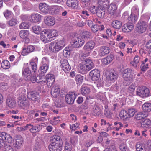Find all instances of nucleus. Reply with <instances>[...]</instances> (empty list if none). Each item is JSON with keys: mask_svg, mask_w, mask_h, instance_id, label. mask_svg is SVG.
I'll list each match as a JSON object with an SVG mask.
<instances>
[{"mask_svg": "<svg viewBox=\"0 0 151 151\" xmlns=\"http://www.w3.org/2000/svg\"><path fill=\"white\" fill-rule=\"evenodd\" d=\"M29 24L27 22H23L19 26L20 29H27L29 28Z\"/></svg>", "mask_w": 151, "mask_h": 151, "instance_id": "obj_56", "label": "nucleus"}, {"mask_svg": "<svg viewBox=\"0 0 151 151\" xmlns=\"http://www.w3.org/2000/svg\"><path fill=\"white\" fill-rule=\"evenodd\" d=\"M49 59L47 58L44 57L42 58V65L49 66Z\"/></svg>", "mask_w": 151, "mask_h": 151, "instance_id": "obj_60", "label": "nucleus"}, {"mask_svg": "<svg viewBox=\"0 0 151 151\" xmlns=\"http://www.w3.org/2000/svg\"><path fill=\"white\" fill-rule=\"evenodd\" d=\"M143 111L145 112L148 113L151 111V103H145L142 106Z\"/></svg>", "mask_w": 151, "mask_h": 151, "instance_id": "obj_37", "label": "nucleus"}, {"mask_svg": "<svg viewBox=\"0 0 151 151\" xmlns=\"http://www.w3.org/2000/svg\"><path fill=\"white\" fill-rule=\"evenodd\" d=\"M35 47L31 45L23 47L21 52V54L23 56L26 55L34 51Z\"/></svg>", "mask_w": 151, "mask_h": 151, "instance_id": "obj_11", "label": "nucleus"}, {"mask_svg": "<svg viewBox=\"0 0 151 151\" xmlns=\"http://www.w3.org/2000/svg\"><path fill=\"white\" fill-rule=\"evenodd\" d=\"M27 96L30 100L33 101H36L39 99L40 96L38 93L33 91L27 92Z\"/></svg>", "mask_w": 151, "mask_h": 151, "instance_id": "obj_12", "label": "nucleus"}, {"mask_svg": "<svg viewBox=\"0 0 151 151\" xmlns=\"http://www.w3.org/2000/svg\"><path fill=\"white\" fill-rule=\"evenodd\" d=\"M133 73L132 70L129 68L124 70L122 73V76L125 81H129L132 77V75Z\"/></svg>", "mask_w": 151, "mask_h": 151, "instance_id": "obj_10", "label": "nucleus"}, {"mask_svg": "<svg viewBox=\"0 0 151 151\" xmlns=\"http://www.w3.org/2000/svg\"><path fill=\"white\" fill-rule=\"evenodd\" d=\"M29 32L27 30H22L19 32L20 37L22 39H25L28 37Z\"/></svg>", "mask_w": 151, "mask_h": 151, "instance_id": "obj_41", "label": "nucleus"}, {"mask_svg": "<svg viewBox=\"0 0 151 151\" xmlns=\"http://www.w3.org/2000/svg\"><path fill=\"white\" fill-rule=\"evenodd\" d=\"M60 88L58 86H55L52 87L51 92L52 97L56 98L60 94Z\"/></svg>", "mask_w": 151, "mask_h": 151, "instance_id": "obj_23", "label": "nucleus"}, {"mask_svg": "<svg viewBox=\"0 0 151 151\" xmlns=\"http://www.w3.org/2000/svg\"><path fill=\"white\" fill-rule=\"evenodd\" d=\"M81 93L83 95L86 96L88 95L90 92V89L87 87H83L81 89Z\"/></svg>", "mask_w": 151, "mask_h": 151, "instance_id": "obj_40", "label": "nucleus"}, {"mask_svg": "<svg viewBox=\"0 0 151 151\" xmlns=\"http://www.w3.org/2000/svg\"><path fill=\"white\" fill-rule=\"evenodd\" d=\"M65 41L64 38L57 41L56 42H52L50 44L49 49L52 52L56 53L62 49L65 46Z\"/></svg>", "mask_w": 151, "mask_h": 151, "instance_id": "obj_1", "label": "nucleus"}, {"mask_svg": "<svg viewBox=\"0 0 151 151\" xmlns=\"http://www.w3.org/2000/svg\"><path fill=\"white\" fill-rule=\"evenodd\" d=\"M50 141L51 144L62 147L63 144L62 140L59 136L55 135L52 136L51 138Z\"/></svg>", "mask_w": 151, "mask_h": 151, "instance_id": "obj_7", "label": "nucleus"}, {"mask_svg": "<svg viewBox=\"0 0 151 151\" xmlns=\"http://www.w3.org/2000/svg\"><path fill=\"white\" fill-rule=\"evenodd\" d=\"M96 81V85L98 87H100L103 86L104 81L103 78H99Z\"/></svg>", "mask_w": 151, "mask_h": 151, "instance_id": "obj_61", "label": "nucleus"}, {"mask_svg": "<svg viewBox=\"0 0 151 151\" xmlns=\"http://www.w3.org/2000/svg\"><path fill=\"white\" fill-rule=\"evenodd\" d=\"M28 129H29L31 132H38L42 129V125L41 124H37L34 126L30 124H28Z\"/></svg>", "mask_w": 151, "mask_h": 151, "instance_id": "obj_18", "label": "nucleus"}, {"mask_svg": "<svg viewBox=\"0 0 151 151\" xmlns=\"http://www.w3.org/2000/svg\"><path fill=\"white\" fill-rule=\"evenodd\" d=\"M23 143V139L21 136L19 135L17 137L15 142L13 144V146L15 150L17 149L22 146Z\"/></svg>", "mask_w": 151, "mask_h": 151, "instance_id": "obj_13", "label": "nucleus"}, {"mask_svg": "<svg viewBox=\"0 0 151 151\" xmlns=\"http://www.w3.org/2000/svg\"><path fill=\"white\" fill-rule=\"evenodd\" d=\"M60 67L65 72H68L70 70V66L68 60L65 59H61L60 61Z\"/></svg>", "mask_w": 151, "mask_h": 151, "instance_id": "obj_4", "label": "nucleus"}, {"mask_svg": "<svg viewBox=\"0 0 151 151\" xmlns=\"http://www.w3.org/2000/svg\"><path fill=\"white\" fill-rule=\"evenodd\" d=\"M72 145L70 143L66 142L65 146V151H70L72 149Z\"/></svg>", "mask_w": 151, "mask_h": 151, "instance_id": "obj_54", "label": "nucleus"}, {"mask_svg": "<svg viewBox=\"0 0 151 151\" xmlns=\"http://www.w3.org/2000/svg\"><path fill=\"white\" fill-rule=\"evenodd\" d=\"M49 148L50 151H61L62 147L50 144L49 145Z\"/></svg>", "mask_w": 151, "mask_h": 151, "instance_id": "obj_32", "label": "nucleus"}, {"mask_svg": "<svg viewBox=\"0 0 151 151\" xmlns=\"http://www.w3.org/2000/svg\"><path fill=\"white\" fill-rule=\"evenodd\" d=\"M66 4L69 7L75 9L77 7L78 5V1L77 0H68Z\"/></svg>", "mask_w": 151, "mask_h": 151, "instance_id": "obj_29", "label": "nucleus"}, {"mask_svg": "<svg viewBox=\"0 0 151 151\" xmlns=\"http://www.w3.org/2000/svg\"><path fill=\"white\" fill-rule=\"evenodd\" d=\"M117 7L114 4H110L108 9V11L111 14L115 15L116 14Z\"/></svg>", "mask_w": 151, "mask_h": 151, "instance_id": "obj_31", "label": "nucleus"}, {"mask_svg": "<svg viewBox=\"0 0 151 151\" xmlns=\"http://www.w3.org/2000/svg\"><path fill=\"white\" fill-rule=\"evenodd\" d=\"M10 66L9 62L7 60H3L1 63V67L4 69H9Z\"/></svg>", "mask_w": 151, "mask_h": 151, "instance_id": "obj_45", "label": "nucleus"}, {"mask_svg": "<svg viewBox=\"0 0 151 151\" xmlns=\"http://www.w3.org/2000/svg\"><path fill=\"white\" fill-rule=\"evenodd\" d=\"M111 25L114 28L119 29L121 27L122 24L121 21L115 20L112 22Z\"/></svg>", "mask_w": 151, "mask_h": 151, "instance_id": "obj_34", "label": "nucleus"}, {"mask_svg": "<svg viewBox=\"0 0 151 151\" xmlns=\"http://www.w3.org/2000/svg\"><path fill=\"white\" fill-rule=\"evenodd\" d=\"M75 80L77 84L80 85L83 82V76L80 74H78L75 77Z\"/></svg>", "mask_w": 151, "mask_h": 151, "instance_id": "obj_42", "label": "nucleus"}, {"mask_svg": "<svg viewBox=\"0 0 151 151\" xmlns=\"http://www.w3.org/2000/svg\"><path fill=\"white\" fill-rule=\"evenodd\" d=\"M86 66L91 70L94 67V64L92 60L89 58H86L85 60V63Z\"/></svg>", "mask_w": 151, "mask_h": 151, "instance_id": "obj_38", "label": "nucleus"}, {"mask_svg": "<svg viewBox=\"0 0 151 151\" xmlns=\"http://www.w3.org/2000/svg\"><path fill=\"white\" fill-rule=\"evenodd\" d=\"M80 36L81 37L82 39H84L85 41L90 37V33L88 32L85 31L83 32L82 35Z\"/></svg>", "mask_w": 151, "mask_h": 151, "instance_id": "obj_52", "label": "nucleus"}, {"mask_svg": "<svg viewBox=\"0 0 151 151\" xmlns=\"http://www.w3.org/2000/svg\"><path fill=\"white\" fill-rule=\"evenodd\" d=\"M46 80L45 81L46 83L47 81V83L48 86H51L54 83L55 81V76L52 74H49L47 75L46 76Z\"/></svg>", "mask_w": 151, "mask_h": 151, "instance_id": "obj_19", "label": "nucleus"}, {"mask_svg": "<svg viewBox=\"0 0 151 151\" xmlns=\"http://www.w3.org/2000/svg\"><path fill=\"white\" fill-rule=\"evenodd\" d=\"M26 100V96L23 95H21L18 98V105L24 109H25V108L28 107V101Z\"/></svg>", "mask_w": 151, "mask_h": 151, "instance_id": "obj_5", "label": "nucleus"}, {"mask_svg": "<svg viewBox=\"0 0 151 151\" xmlns=\"http://www.w3.org/2000/svg\"><path fill=\"white\" fill-rule=\"evenodd\" d=\"M85 42V40L79 36L74 40L72 44L73 46L75 48H79L83 45Z\"/></svg>", "mask_w": 151, "mask_h": 151, "instance_id": "obj_6", "label": "nucleus"}, {"mask_svg": "<svg viewBox=\"0 0 151 151\" xmlns=\"http://www.w3.org/2000/svg\"><path fill=\"white\" fill-rule=\"evenodd\" d=\"M105 13V12L104 9L98 8L97 9L96 14L99 17L102 18L104 17Z\"/></svg>", "mask_w": 151, "mask_h": 151, "instance_id": "obj_44", "label": "nucleus"}, {"mask_svg": "<svg viewBox=\"0 0 151 151\" xmlns=\"http://www.w3.org/2000/svg\"><path fill=\"white\" fill-rule=\"evenodd\" d=\"M142 127L147 128L151 127V121L148 119H145L141 123Z\"/></svg>", "mask_w": 151, "mask_h": 151, "instance_id": "obj_35", "label": "nucleus"}, {"mask_svg": "<svg viewBox=\"0 0 151 151\" xmlns=\"http://www.w3.org/2000/svg\"><path fill=\"white\" fill-rule=\"evenodd\" d=\"M31 73V71L28 68H25L22 72L23 76L24 77L27 76L28 75H29Z\"/></svg>", "mask_w": 151, "mask_h": 151, "instance_id": "obj_59", "label": "nucleus"}, {"mask_svg": "<svg viewBox=\"0 0 151 151\" xmlns=\"http://www.w3.org/2000/svg\"><path fill=\"white\" fill-rule=\"evenodd\" d=\"M123 17L124 19H126L128 22H132V23H135L137 19V15L132 13L129 16V13L127 12H125L123 13Z\"/></svg>", "mask_w": 151, "mask_h": 151, "instance_id": "obj_2", "label": "nucleus"}, {"mask_svg": "<svg viewBox=\"0 0 151 151\" xmlns=\"http://www.w3.org/2000/svg\"><path fill=\"white\" fill-rule=\"evenodd\" d=\"M137 111V110L134 108L129 109L128 112L129 117H132Z\"/></svg>", "mask_w": 151, "mask_h": 151, "instance_id": "obj_57", "label": "nucleus"}, {"mask_svg": "<svg viewBox=\"0 0 151 151\" xmlns=\"http://www.w3.org/2000/svg\"><path fill=\"white\" fill-rule=\"evenodd\" d=\"M4 151H14L13 148L9 144H6L4 146Z\"/></svg>", "mask_w": 151, "mask_h": 151, "instance_id": "obj_64", "label": "nucleus"}, {"mask_svg": "<svg viewBox=\"0 0 151 151\" xmlns=\"http://www.w3.org/2000/svg\"><path fill=\"white\" fill-rule=\"evenodd\" d=\"M104 29V27L102 24H96L93 25L91 27V31L94 33H96L99 31H101L103 30Z\"/></svg>", "mask_w": 151, "mask_h": 151, "instance_id": "obj_27", "label": "nucleus"}, {"mask_svg": "<svg viewBox=\"0 0 151 151\" xmlns=\"http://www.w3.org/2000/svg\"><path fill=\"white\" fill-rule=\"evenodd\" d=\"M75 93L70 92L65 96V99L66 102L69 104H71L74 102L76 98Z\"/></svg>", "mask_w": 151, "mask_h": 151, "instance_id": "obj_8", "label": "nucleus"}, {"mask_svg": "<svg viewBox=\"0 0 151 151\" xmlns=\"http://www.w3.org/2000/svg\"><path fill=\"white\" fill-rule=\"evenodd\" d=\"M16 102L11 95H8L6 99V105L10 108H13L16 106Z\"/></svg>", "mask_w": 151, "mask_h": 151, "instance_id": "obj_16", "label": "nucleus"}, {"mask_svg": "<svg viewBox=\"0 0 151 151\" xmlns=\"http://www.w3.org/2000/svg\"><path fill=\"white\" fill-rule=\"evenodd\" d=\"M148 115V113L143 112H139L136 115V118L137 120H140L147 117Z\"/></svg>", "mask_w": 151, "mask_h": 151, "instance_id": "obj_33", "label": "nucleus"}, {"mask_svg": "<svg viewBox=\"0 0 151 151\" xmlns=\"http://www.w3.org/2000/svg\"><path fill=\"white\" fill-rule=\"evenodd\" d=\"M40 37L41 40L44 43L49 42L51 38L48 31L45 30L42 32L40 34Z\"/></svg>", "mask_w": 151, "mask_h": 151, "instance_id": "obj_9", "label": "nucleus"}, {"mask_svg": "<svg viewBox=\"0 0 151 151\" xmlns=\"http://www.w3.org/2000/svg\"><path fill=\"white\" fill-rule=\"evenodd\" d=\"M101 110L98 106H96L93 111V114L95 116H99L101 114Z\"/></svg>", "mask_w": 151, "mask_h": 151, "instance_id": "obj_50", "label": "nucleus"}, {"mask_svg": "<svg viewBox=\"0 0 151 151\" xmlns=\"http://www.w3.org/2000/svg\"><path fill=\"white\" fill-rule=\"evenodd\" d=\"M55 21L54 18L52 16H47L44 18V22L48 26L53 25L55 24Z\"/></svg>", "mask_w": 151, "mask_h": 151, "instance_id": "obj_20", "label": "nucleus"}, {"mask_svg": "<svg viewBox=\"0 0 151 151\" xmlns=\"http://www.w3.org/2000/svg\"><path fill=\"white\" fill-rule=\"evenodd\" d=\"M39 8L40 10L45 14H49L51 8L46 4L40 3L39 4Z\"/></svg>", "mask_w": 151, "mask_h": 151, "instance_id": "obj_14", "label": "nucleus"}, {"mask_svg": "<svg viewBox=\"0 0 151 151\" xmlns=\"http://www.w3.org/2000/svg\"><path fill=\"white\" fill-rule=\"evenodd\" d=\"M119 116L121 118L124 120L129 118L128 112L125 110H122L121 111L119 114Z\"/></svg>", "mask_w": 151, "mask_h": 151, "instance_id": "obj_36", "label": "nucleus"}, {"mask_svg": "<svg viewBox=\"0 0 151 151\" xmlns=\"http://www.w3.org/2000/svg\"><path fill=\"white\" fill-rule=\"evenodd\" d=\"M110 50L109 47L106 46H101L100 47L99 52V55L100 57H102L109 53Z\"/></svg>", "mask_w": 151, "mask_h": 151, "instance_id": "obj_22", "label": "nucleus"}, {"mask_svg": "<svg viewBox=\"0 0 151 151\" xmlns=\"http://www.w3.org/2000/svg\"><path fill=\"white\" fill-rule=\"evenodd\" d=\"M4 140H5L6 142L10 143L12 142V137L9 134H7L5 137Z\"/></svg>", "mask_w": 151, "mask_h": 151, "instance_id": "obj_63", "label": "nucleus"}, {"mask_svg": "<svg viewBox=\"0 0 151 151\" xmlns=\"http://www.w3.org/2000/svg\"><path fill=\"white\" fill-rule=\"evenodd\" d=\"M143 86L138 87L136 91L137 94L139 96L143 97Z\"/></svg>", "mask_w": 151, "mask_h": 151, "instance_id": "obj_49", "label": "nucleus"}, {"mask_svg": "<svg viewBox=\"0 0 151 151\" xmlns=\"http://www.w3.org/2000/svg\"><path fill=\"white\" fill-rule=\"evenodd\" d=\"M134 28L133 23L130 22L126 23L123 26L122 30L123 32H129L132 31Z\"/></svg>", "mask_w": 151, "mask_h": 151, "instance_id": "obj_15", "label": "nucleus"}, {"mask_svg": "<svg viewBox=\"0 0 151 151\" xmlns=\"http://www.w3.org/2000/svg\"><path fill=\"white\" fill-rule=\"evenodd\" d=\"M89 75L91 77L92 81H97L100 78V71L97 69H95L91 71L90 72Z\"/></svg>", "mask_w": 151, "mask_h": 151, "instance_id": "obj_17", "label": "nucleus"}, {"mask_svg": "<svg viewBox=\"0 0 151 151\" xmlns=\"http://www.w3.org/2000/svg\"><path fill=\"white\" fill-rule=\"evenodd\" d=\"M31 68L33 72L35 73L37 70V65L34 62H31L30 63Z\"/></svg>", "mask_w": 151, "mask_h": 151, "instance_id": "obj_58", "label": "nucleus"}, {"mask_svg": "<svg viewBox=\"0 0 151 151\" xmlns=\"http://www.w3.org/2000/svg\"><path fill=\"white\" fill-rule=\"evenodd\" d=\"M4 14L5 18L8 19L12 17L13 13L11 11L6 10L4 12Z\"/></svg>", "mask_w": 151, "mask_h": 151, "instance_id": "obj_48", "label": "nucleus"}, {"mask_svg": "<svg viewBox=\"0 0 151 151\" xmlns=\"http://www.w3.org/2000/svg\"><path fill=\"white\" fill-rule=\"evenodd\" d=\"M41 17V16L38 13L32 14L29 19L31 22L36 23L40 21Z\"/></svg>", "mask_w": 151, "mask_h": 151, "instance_id": "obj_25", "label": "nucleus"}, {"mask_svg": "<svg viewBox=\"0 0 151 151\" xmlns=\"http://www.w3.org/2000/svg\"><path fill=\"white\" fill-rule=\"evenodd\" d=\"M17 22L16 18L12 17L10 20L7 22V24L10 26H14L17 24Z\"/></svg>", "mask_w": 151, "mask_h": 151, "instance_id": "obj_43", "label": "nucleus"}, {"mask_svg": "<svg viewBox=\"0 0 151 151\" xmlns=\"http://www.w3.org/2000/svg\"><path fill=\"white\" fill-rule=\"evenodd\" d=\"M140 68L142 71H145L148 68V64L144 63V62H142Z\"/></svg>", "mask_w": 151, "mask_h": 151, "instance_id": "obj_55", "label": "nucleus"}, {"mask_svg": "<svg viewBox=\"0 0 151 151\" xmlns=\"http://www.w3.org/2000/svg\"><path fill=\"white\" fill-rule=\"evenodd\" d=\"M118 76V74L115 72H111L109 73V74L106 77L109 80L114 82L116 80Z\"/></svg>", "mask_w": 151, "mask_h": 151, "instance_id": "obj_28", "label": "nucleus"}, {"mask_svg": "<svg viewBox=\"0 0 151 151\" xmlns=\"http://www.w3.org/2000/svg\"><path fill=\"white\" fill-rule=\"evenodd\" d=\"M93 101L92 99L90 97H87L86 100L82 106V108L84 109H86L90 107L91 104L93 103Z\"/></svg>", "mask_w": 151, "mask_h": 151, "instance_id": "obj_24", "label": "nucleus"}, {"mask_svg": "<svg viewBox=\"0 0 151 151\" xmlns=\"http://www.w3.org/2000/svg\"><path fill=\"white\" fill-rule=\"evenodd\" d=\"M48 68V65H42L40 67L39 70V72L41 73L42 75H45L47 71Z\"/></svg>", "mask_w": 151, "mask_h": 151, "instance_id": "obj_39", "label": "nucleus"}, {"mask_svg": "<svg viewBox=\"0 0 151 151\" xmlns=\"http://www.w3.org/2000/svg\"><path fill=\"white\" fill-rule=\"evenodd\" d=\"M143 97H148L151 95V93H150L149 90L146 87L143 86Z\"/></svg>", "mask_w": 151, "mask_h": 151, "instance_id": "obj_47", "label": "nucleus"}, {"mask_svg": "<svg viewBox=\"0 0 151 151\" xmlns=\"http://www.w3.org/2000/svg\"><path fill=\"white\" fill-rule=\"evenodd\" d=\"M137 26L138 29V32L139 33H142L146 31L147 25L145 22L140 20L138 22Z\"/></svg>", "mask_w": 151, "mask_h": 151, "instance_id": "obj_3", "label": "nucleus"}, {"mask_svg": "<svg viewBox=\"0 0 151 151\" xmlns=\"http://www.w3.org/2000/svg\"><path fill=\"white\" fill-rule=\"evenodd\" d=\"M48 31L50 38L56 37L58 35V31L55 30L53 29Z\"/></svg>", "mask_w": 151, "mask_h": 151, "instance_id": "obj_51", "label": "nucleus"}, {"mask_svg": "<svg viewBox=\"0 0 151 151\" xmlns=\"http://www.w3.org/2000/svg\"><path fill=\"white\" fill-rule=\"evenodd\" d=\"M33 32L36 34H39L41 30V28L40 26L35 25L32 27Z\"/></svg>", "mask_w": 151, "mask_h": 151, "instance_id": "obj_53", "label": "nucleus"}, {"mask_svg": "<svg viewBox=\"0 0 151 151\" xmlns=\"http://www.w3.org/2000/svg\"><path fill=\"white\" fill-rule=\"evenodd\" d=\"M90 70L86 66L85 63H81L80 64L79 71L82 74L86 73Z\"/></svg>", "mask_w": 151, "mask_h": 151, "instance_id": "obj_30", "label": "nucleus"}, {"mask_svg": "<svg viewBox=\"0 0 151 151\" xmlns=\"http://www.w3.org/2000/svg\"><path fill=\"white\" fill-rule=\"evenodd\" d=\"M94 43L93 41H89L84 45L83 49L85 52L89 53L91 50L94 48Z\"/></svg>", "mask_w": 151, "mask_h": 151, "instance_id": "obj_21", "label": "nucleus"}, {"mask_svg": "<svg viewBox=\"0 0 151 151\" xmlns=\"http://www.w3.org/2000/svg\"><path fill=\"white\" fill-rule=\"evenodd\" d=\"M104 151H117V149L115 145L113 144L111 145L109 148H106Z\"/></svg>", "mask_w": 151, "mask_h": 151, "instance_id": "obj_62", "label": "nucleus"}, {"mask_svg": "<svg viewBox=\"0 0 151 151\" xmlns=\"http://www.w3.org/2000/svg\"><path fill=\"white\" fill-rule=\"evenodd\" d=\"M26 79L28 81H31L33 83H35L36 81L37 83H43L46 82L43 80H41L40 81H37V80L36 76L35 74H33L32 76L30 75H28L26 77Z\"/></svg>", "mask_w": 151, "mask_h": 151, "instance_id": "obj_26", "label": "nucleus"}, {"mask_svg": "<svg viewBox=\"0 0 151 151\" xmlns=\"http://www.w3.org/2000/svg\"><path fill=\"white\" fill-rule=\"evenodd\" d=\"M136 148L137 151H146L145 146L139 143L137 144Z\"/></svg>", "mask_w": 151, "mask_h": 151, "instance_id": "obj_46", "label": "nucleus"}]
</instances>
